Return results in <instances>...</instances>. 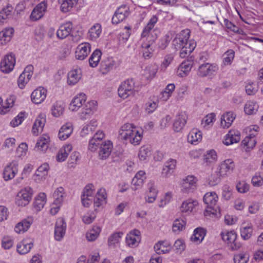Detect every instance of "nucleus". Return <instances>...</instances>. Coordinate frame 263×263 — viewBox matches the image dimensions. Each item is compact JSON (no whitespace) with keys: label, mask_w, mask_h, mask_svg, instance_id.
I'll list each match as a JSON object with an SVG mask.
<instances>
[{"label":"nucleus","mask_w":263,"mask_h":263,"mask_svg":"<svg viewBox=\"0 0 263 263\" xmlns=\"http://www.w3.org/2000/svg\"><path fill=\"white\" fill-rule=\"evenodd\" d=\"M158 21L157 15H154L148 21L147 24L143 28L141 34V40L145 42L146 47H151L157 39L158 35L154 29L155 25Z\"/></svg>","instance_id":"obj_1"},{"label":"nucleus","mask_w":263,"mask_h":263,"mask_svg":"<svg viewBox=\"0 0 263 263\" xmlns=\"http://www.w3.org/2000/svg\"><path fill=\"white\" fill-rule=\"evenodd\" d=\"M218 197L214 192L206 193L203 198L206 208L204 212L205 216H216L220 214V209L217 202Z\"/></svg>","instance_id":"obj_2"},{"label":"nucleus","mask_w":263,"mask_h":263,"mask_svg":"<svg viewBox=\"0 0 263 263\" xmlns=\"http://www.w3.org/2000/svg\"><path fill=\"white\" fill-rule=\"evenodd\" d=\"M33 194L32 188L27 186L21 190L15 198V203L18 206H25L31 201Z\"/></svg>","instance_id":"obj_3"},{"label":"nucleus","mask_w":263,"mask_h":263,"mask_svg":"<svg viewBox=\"0 0 263 263\" xmlns=\"http://www.w3.org/2000/svg\"><path fill=\"white\" fill-rule=\"evenodd\" d=\"M118 95L125 99L134 95L135 82L133 79H128L122 82L118 88Z\"/></svg>","instance_id":"obj_4"},{"label":"nucleus","mask_w":263,"mask_h":263,"mask_svg":"<svg viewBox=\"0 0 263 263\" xmlns=\"http://www.w3.org/2000/svg\"><path fill=\"white\" fill-rule=\"evenodd\" d=\"M65 195L64 189L62 187H58L53 193L54 201L50 209L52 215L56 214L59 210L60 207L63 201Z\"/></svg>","instance_id":"obj_5"},{"label":"nucleus","mask_w":263,"mask_h":263,"mask_svg":"<svg viewBox=\"0 0 263 263\" xmlns=\"http://www.w3.org/2000/svg\"><path fill=\"white\" fill-rule=\"evenodd\" d=\"M197 179L193 175H189L182 180L181 191L182 193H193L197 187Z\"/></svg>","instance_id":"obj_6"},{"label":"nucleus","mask_w":263,"mask_h":263,"mask_svg":"<svg viewBox=\"0 0 263 263\" xmlns=\"http://www.w3.org/2000/svg\"><path fill=\"white\" fill-rule=\"evenodd\" d=\"M235 166V163L231 159L223 161L217 167L218 175L222 178L228 176L233 172Z\"/></svg>","instance_id":"obj_7"},{"label":"nucleus","mask_w":263,"mask_h":263,"mask_svg":"<svg viewBox=\"0 0 263 263\" xmlns=\"http://www.w3.org/2000/svg\"><path fill=\"white\" fill-rule=\"evenodd\" d=\"M95 186L88 184L85 186L81 195V200L84 206H89L92 202L95 197Z\"/></svg>","instance_id":"obj_8"},{"label":"nucleus","mask_w":263,"mask_h":263,"mask_svg":"<svg viewBox=\"0 0 263 263\" xmlns=\"http://www.w3.org/2000/svg\"><path fill=\"white\" fill-rule=\"evenodd\" d=\"M158 190L155 184V181L149 180L146 184V190L145 193V201L148 203H154L158 196Z\"/></svg>","instance_id":"obj_9"},{"label":"nucleus","mask_w":263,"mask_h":263,"mask_svg":"<svg viewBox=\"0 0 263 263\" xmlns=\"http://www.w3.org/2000/svg\"><path fill=\"white\" fill-rule=\"evenodd\" d=\"M130 14V8L129 6L123 5L118 8L115 11L112 17V23L118 24L125 20Z\"/></svg>","instance_id":"obj_10"},{"label":"nucleus","mask_w":263,"mask_h":263,"mask_svg":"<svg viewBox=\"0 0 263 263\" xmlns=\"http://www.w3.org/2000/svg\"><path fill=\"white\" fill-rule=\"evenodd\" d=\"M18 163L15 160L8 163L5 167L3 173L4 180L8 181L14 178L18 173Z\"/></svg>","instance_id":"obj_11"},{"label":"nucleus","mask_w":263,"mask_h":263,"mask_svg":"<svg viewBox=\"0 0 263 263\" xmlns=\"http://www.w3.org/2000/svg\"><path fill=\"white\" fill-rule=\"evenodd\" d=\"M15 57L12 53L5 56L0 64V68L2 72L8 73L14 68L15 64Z\"/></svg>","instance_id":"obj_12"},{"label":"nucleus","mask_w":263,"mask_h":263,"mask_svg":"<svg viewBox=\"0 0 263 263\" xmlns=\"http://www.w3.org/2000/svg\"><path fill=\"white\" fill-rule=\"evenodd\" d=\"M97 109V102L92 100L88 102L79 114L80 118L82 120L89 119Z\"/></svg>","instance_id":"obj_13"},{"label":"nucleus","mask_w":263,"mask_h":263,"mask_svg":"<svg viewBox=\"0 0 263 263\" xmlns=\"http://www.w3.org/2000/svg\"><path fill=\"white\" fill-rule=\"evenodd\" d=\"M190 36V31L189 29L182 30L177 34L173 41V45L176 49H180L184 46L186 43H189V39Z\"/></svg>","instance_id":"obj_14"},{"label":"nucleus","mask_w":263,"mask_h":263,"mask_svg":"<svg viewBox=\"0 0 263 263\" xmlns=\"http://www.w3.org/2000/svg\"><path fill=\"white\" fill-rule=\"evenodd\" d=\"M218 70V66L216 64L206 63L199 67L198 75L201 77L211 76L216 73Z\"/></svg>","instance_id":"obj_15"},{"label":"nucleus","mask_w":263,"mask_h":263,"mask_svg":"<svg viewBox=\"0 0 263 263\" xmlns=\"http://www.w3.org/2000/svg\"><path fill=\"white\" fill-rule=\"evenodd\" d=\"M47 8V2L44 1L37 4L33 9L30 16L31 21L41 19L45 14Z\"/></svg>","instance_id":"obj_16"},{"label":"nucleus","mask_w":263,"mask_h":263,"mask_svg":"<svg viewBox=\"0 0 263 263\" xmlns=\"http://www.w3.org/2000/svg\"><path fill=\"white\" fill-rule=\"evenodd\" d=\"M33 70V67L31 65L25 67L17 80L18 85L20 88L23 89L29 81L32 76Z\"/></svg>","instance_id":"obj_17"},{"label":"nucleus","mask_w":263,"mask_h":263,"mask_svg":"<svg viewBox=\"0 0 263 263\" xmlns=\"http://www.w3.org/2000/svg\"><path fill=\"white\" fill-rule=\"evenodd\" d=\"M66 230V223L65 220L61 217L56 221L54 228V238L57 241H61L65 236Z\"/></svg>","instance_id":"obj_18"},{"label":"nucleus","mask_w":263,"mask_h":263,"mask_svg":"<svg viewBox=\"0 0 263 263\" xmlns=\"http://www.w3.org/2000/svg\"><path fill=\"white\" fill-rule=\"evenodd\" d=\"M222 239L229 244L233 250H237L240 248V244L236 241L237 235L234 231L221 233Z\"/></svg>","instance_id":"obj_19"},{"label":"nucleus","mask_w":263,"mask_h":263,"mask_svg":"<svg viewBox=\"0 0 263 263\" xmlns=\"http://www.w3.org/2000/svg\"><path fill=\"white\" fill-rule=\"evenodd\" d=\"M105 135L102 131L98 130L89 140L88 148L92 152H96L98 147L103 142Z\"/></svg>","instance_id":"obj_20"},{"label":"nucleus","mask_w":263,"mask_h":263,"mask_svg":"<svg viewBox=\"0 0 263 263\" xmlns=\"http://www.w3.org/2000/svg\"><path fill=\"white\" fill-rule=\"evenodd\" d=\"M240 132L235 129H232L229 131L223 139V143L224 145L229 146L234 143H238L241 139Z\"/></svg>","instance_id":"obj_21"},{"label":"nucleus","mask_w":263,"mask_h":263,"mask_svg":"<svg viewBox=\"0 0 263 263\" xmlns=\"http://www.w3.org/2000/svg\"><path fill=\"white\" fill-rule=\"evenodd\" d=\"M91 50V45L88 43L80 44L76 48L75 57L79 60H84L89 54Z\"/></svg>","instance_id":"obj_22"},{"label":"nucleus","mask_w":263,"mask_h":263,"mask_svg":"<svg viewBox=\"0 0 263 263\" xmlns=\"http://www.w3.org/2000/svg\"><path fill=\"white\" fill-rule=\"evenodd\" d=\"M113 148V144L111 141L106 140L102 142L100 146L99 157L100 159L105 160L110 155Z\"/></svg>","instance_id":"obj_23"},{"label":"nucleus","mask_w":263,"mask_h":263,"mask_svg":"<svg viewBox=\"0 0 263 263\" xmlns=\"http://www.w3.org/2000/svg\"><path fill=\"white\" fill-rule=\"evenodd\" d=\"M136 126L132 123H125L119 129L118 131L119 138L124 142L128 139L130 134H133V130Z\"/></svg>","instance_id":"obj_24"},{"label":"nucleus","mask_w":263,"mask_h":263,"mask_svg":"<svg viewBox=\"0 0 263 263\" xmlns=\"http://www.w3.org/2000/svg\"><path fill=\"white\" fill-rule=\"evenodd\" d=\"M33 243L30 238L24 239L19 242L16 246L17 252L21 255H24L30 252L33 247Z\"/></svg>","instance_id":"obj_25"},{"label":"nucleus","mask_w":263,"mask_h":263,"mask_svg":"<svg viewBox=\"0 0 263 263\" xmlns=\"http://www.w3.org/2000/svg\"><path fill=\"white\" fill-rule=\"evenodd\" d=\"M116 65L115 60L111 57H108L103 59L100 63V70L103 74L108 73L112 70Z\"/></svg>","instance_id":"obj_26"},{"label":"nucleus","mask_w":263,"mask_h":263,"mask_svg":"<svg viewBox=\"0 0 263 263\" xmlns=\"http://www.w3.org/2000/svg\"><path fill=\"white\" fill-rule=\"evenodd\" d=\"M146 178V174L144 171H139L138 172L132 180L133 190L136 191L141 187Z\"/></svg>","instance_id":"obj_27"},{"label":"nucleus","mask_w":263,"mask_h":263,"mask_svg":"<svg viewBox=\"0 0 263 263\" xmlns=\"http://www.w3.org/2000/svg\"><path fill=\"white\" fill-rule=\"evenodd\" d=\"M140 232L138 230H134L127 235L126 242L130 247H135L140 241Z\"/></svg>","instance_id":"obj_28"},{"label":"nucleus","mask_w":263,"mask_h":263,"mask_svg":"<svg viewBox=\"0 0 263 263\" xmlns=\"http://www.w3.org/2000/svg\"><path fill=\"white\" fill-rule=\"evenodd\" d=\"M187 117L184 112H181L175 117L173 123V128L176 132L180 131L185 126Z\"/></svg>","instance_id":"obj_29"},{"label":"nucleus","mask_w":263,"mask_h":263,"mask_svg":"<svg viewBox=\"0 0 263 263\" xmlns=\"http://www.w3.org/2000/svg\"><path fill=\"white\" fill-rule=\"evenodd\" d=\"M47 91L44 88H39L34 90L31 93L32 101L36 104L43 102L46 98Z\"/></svg>","instance_id":"obj_30"},{"label":"nucleus","mask_w":263,"mask_h":263,"mask_svg":"<svg viewBox=\"0 0 263 263\" xmlns=\"http://www.w3.org/2000/svg\"><path fill=\"white\" fill-rule=\"evenodd\" d=\"M72 28V24L70 22H66L60 26L57 31V35L59 39H64L70 35Z\"/></svg>","instance_id":"obj_31"},{"label":"nucleus","mask_w":263,"mask_h":263,"mask_svg":"<svg viewBox=\"0 0 263 263\" xmlns=\"http://www.w3.org/2000/svg\"><path fill=\"white\" fill-rule=\"evenodd\" d=\"M33 219L32 217H28L27 218L18 222L15 227V231L18 234L24 233L26 232L32 224Z\"/></svg>","instance_id":"obj_32"},{"label":"nucleus","mask_w":263,"mask_h":263,"mask_svg":"<svg viewBox=\"0 0 263 263\" xmlns=\"http://www.w3.org/2000/svg\"><path fill=\"white\" fill-rule=\"evenodd\" d=\"M86 95L84 93H80L74 97L70 105L69 109L74 111L79 109L86 101Z\"/></svg>","instance_id":"obj_33"},{"label":"nucleus","mask_w":263,"mask_h":263,"mask_svg":"<svg viewBox=\"0 0 263 263\" xmlns=\"http://www.w3.org/2000/svg\"><path fill=\"white\" fill-rule=\"evenodd\" d=\"M73 125L72 123L68 122L64 124L60 129L58 134L59 138L61 140L67 139L73 132Z\"/></svg>","instance_id":"obj_34"},{"label":"nucleus","mask_w":263,"mask_h":263,"mask_svg":"<svg viewBox=\"0 0 263 263\" xmlns=\"http://www.w3.org/2000/svg\"><path fill=\"white\" fill-rule=\"evenodd\" d=\"M102 33V26L99 23H96L92 25L88 30V37L91 41H96Z\"/></svg>","instance_id":"obj_35"},{"label":"nucleus","mask_w":263,"mask_h":263,"mask_svg":"<svg viewBox=\"0 0 263 263\" xmlns=\"http://www.w3.org/2000/svg\"><path fill=\"white\" fill-rule=\"evenodd\" d=\"M154 248L157 254H165L171 250V243L167 240H161L156 243Z\"/></svg>","instance_id":"obj_36"},{"label":"nucleus","mask_w":263,"mask_h":263,"mask_svg":"<svg viewBox=\"0 0 263 263\" xmlns=\"http://www.w3.org/2000/svg\"><path fill=\"white\" fill-rule=\"evenodd\" d=\"M49 139V137L46 135L40 137L36 143L35 150L38 152L46 151L48 147Z\"/></svg>","instance_id":"obj_37"},{"label":"nucleus","mask_w":263,"mask_h":263,"mask_svg":"<svg viewBox=\"0 0 263 263\" xmlns=\"http://www.w3.org/2000/svg\"><path fill=\"white\" fill-rule=\"evenodd\" d=\"M133 134H130L129 138L124 143H130L134 145H139L142 138V132L138 130L136 127L133 130Z\"/></svg>","instance_id":"obj_38"},{"label":"nucleus","mask_w":263,"mask_h":263,"mask_svg":"<svg viewBox=\"0 0 263 263\" xmlns=\"http://www.w3.org/2000/svg\"><path fill=\"white\" fill-rule=\"evenodd\" d=\"M236 116L232 111L224 113L221 118V126L223 128H228L231 126Z\"/></svg>","instance_id":"obj_39"},{"label":"nucleus","mask_w":263,"mask_h":263,"mask_svg":"<svg viewBox=\"0 0 263 263\" xmlns=\"http://www.w3.org/2000/svg\"><path fill=\"white\" fill-rule=\"evenodd\" d=\"M15 100V97L11 96L6 99L5 105H3V100L0 97V114L4 115L9 112L10 108L13 107Z\"/></svg>","instance_id":"obj_40"},{"label":"nucleus","mask_w":263,"mask_h":263,"mask_svg":"<svg viewBox=\"0 0 263 263\" xmlns=\"http://www.w3.org/2000/svg\"><path fill=\"white\" fill-rule=\"evenodd\" d=\"M14 32L12 27H8L0 32V45H3L8 43L11 39Z\"/></svg>","instance_id":"obj_41"},{"label":"nucleus","mask_w":263,"mask_h":263,"mask_svg":"<svg viewBox=\"0 0 263 263\" xmlns=\"http://www.w3.org/2000/svg\"><path fill=\"white\" fill-rule=\"evenodd\" d=\"M49 166L47 163H44L41 165L36 171L34 175V179L35 181H42L45 179L48 174V171Z\"/></svg>","instance_id":"obj_42"},{"label":"nucleus","mask_w":263,"mask_h":263,"mask_svg":"<svg viewBox=\"0 0 263 263\" xmlns=\"http://www.w3.org/2000/svg\"><path fill=\"white\" fill-rule=\"evenodd\" d=\"M193 62L191 61L183 62L178 67L177 73L180 77L186 76L192 69Z\"/></svg>","instance_id":"obj_43"},{"label":"nucleus","mask_w":263,"mask_h":263,"mask_svg":"<svg viewBox=\"0 0 263 263\" xmlns=\"http://www.w3.org/2000/svg\"><path fill=\"white\" fill-rule=\"evenodd\" d=\"M240 235L244 240L250 239L253 234V226L251 223L243 222L240 227Z\"/></svg>","instance_id":"obj_44"},{"label":"nucleus","mask_w":263,"mask_h":263,"mask_svg":"<svg viewBox=\"0 0 263 263\" xmlns=\"http://www.w3.org/2000/svg\"><path fill=\"white\" fill-rule=\"evenodd\" d=\"M65 105L64 103L61 101H57L53 104L51 108V112L52 115L54 117H59L63 115Z\"/></svg>","instance_id":"obj_45"},{"label":"nucleus","mask_w":263,"mask_h":263,"mask_svg":"<svg viewBox=\"0 0 263 263\" xmlns=\"http://www.w3.org/2000/svg\"><path fill=\"white\" fill-rule=\"evenodd\" d=\"M196 46V42L194 41H189V43L180 48V57L184 58L189 56L194 50Z\"/></svg>","instance_id":"obj_46"},{"label":"nucleus","mask_w":263,"mask_h":263,"mask_svg":"<svg viewBox=\"0 0 263 263\" xmlns=\"http://www.w3.org/2000/svg\"><path fill=\"white\" fill-rule=\"evenodd\" d=\"M72 149V146L71 144H66L62 147L57 155V161L59 162L65 161Z\"/></svg>","instance_id":"obj_47"},{"label":"nucleus","mask_w":263,"mask_h":263,"mask_svg":"<svg viewBox=\"0 0 263 263\" xmlns=\"http://www.w3.org/2000/svg\"><path fill=\"white\" fill-rule=\"evenodd\" d=\"M81 77L80 69H73L68 73L67 83L70 85H73L77 83Z\"/></svg>","instance_id":"obj_48"},{"label":"nucleus","mask_w":263,"mask_h":263,"mask_svg":"<svg viewBox=\"0 0 263 263\" xmlns=\"http://www.w3.org/2000/svg\"><path fill=\"white\" fill-rule=\"evenodd\" d=\"M46 202V195L44 193H40L35 197L33 202V207L36 211H41Z\"/></svg>","instance_id":"obj_49"},{"label":"nucleus","mask_w":263,"mask_h":263,"mask_svg":"<svg viewBox=\"0 0 263 263\" xmlns=\"http://www.w3.org/2000/svg\"><path fill=\"white\" fill-rule=\"evenodd\" d=\"M255 135L253 134H250L247 136L241 142V145L246 148L247 151L252 149L256 145V140Z\"/></svg>","instance_id":"obj_50"},{"label":"nucleus","mask_w":263,"mask_h":263,"mask_svg":"<svg viewBox=\"0 0 263 263\" xmlns=\"http://www.w3.org/2000/svg\"><path fill=\"white\" fill-rule=\"evenodd\" d=\"M45 122V119L41 116L36 118L32 127V133L34 135H37L39 133L42 132Z\"/></svg>","instance_id":"obj_51"},{"label":"nucleus","mask_w":263,"mask_h":263,"mask_svg":"<svg viewBox=\"0 0 263 263\" xmlns=\"http://www.w3.org/2000/svg\"><path fill=\"white\" fill-rule=\"evenodd\" d=\"M198 204V202L196 200L188 199L182 202L180 206V210L182 212H192Z\"/></svg>","instance_id":"obj_52"},{"label":"nucleus","mask_w":263,"mask_h":263,"mask_svg":"<svg viewBox=\"0 0 263 263\" xmlns=\"http://www.w3.org/2000/svg\"><path fill=\"white\" fill-rule=\"evenodd\" d=\"M202 139V134L200 131L196 129H192L187 136V141L192 144H197Z\"/></svg>","instance_id":"obj_53"},{"label":"nucleus","mask_w":263,"mask_h":263,"mask_svg":"<svg viewBox=\"0 0 263 263\" xmlns=\"http://www.w3.org/2000/svg\"><path fill=\"white\" fill-rule=\"evenodd\" d=\"M205 235V232L203 229L198 228L194 231V233L191 237L192 241L196 243H200Z\"/></svg>","instance_id":"obj_54"},{"label":"nucleus","mask_w":263,"mask_h":263,"mask_svg":"<svg viewBox=\"0 0 263 263\" xmlns=\"http://www.w3.org/2000/svg\"><path fill=\"white\" fill-rule=\"evenodd\" d=\"M78 0H58L61 5L62 12H67L70 11L78 3Z\"/></svg>","instance_id":"obj_55"},{"label":"nucleus","mask_w":263,"mask_h":263,"mask_svg":"<svg viewBox=\"0 0 263 263\" xmlns=\"http://www.w3.org/2000/svg\"><path fill=\"white\" fill-rule=\"evenodd\" d=\"M101 229L99 226H94L91 229L88 231L86 234V237L88 241H93L99 236Z\"/></svg>","instance_id":"obj_56"},{"label":"nucleus","mask_w":263,"mask_h":263,"mask_svg":"<svg viewBox=\"0 0 263 263\" xmlns=\"http://www.w3.org/2000/svg\"><path fill=\"white\" fill-rule=\"evenodd\" d=\"M97 126V121L92 120L88 124L83 127L81 132V135L82 136H85L89 134L92 133L96 130Z\"/></svg>","instance_id":"obj_57"},{"label":"nucleus","mask_w":263,"mask_h":263,"mask_svg":"<svg viewBox=\"0 0 263 263\" xmlns=\"http://www.w3.org/2000/svg\"><path fill=\"white\" fill-rule=\"evenodd\" d=\"M175 86L173 83L168 84L161 93L160 98L162 101H166L169 99L174 91Z\"/></svg>","instance_id":"obj_58"},{"label":"nucleus","mask_w":263,"mask_h":263,"mask_svg":"<svg viewBox=\"0 0 263 263\" xmlns=\"http://www.w3.org/2000/svg\"><path fill=\"white\" fill-rule=\"evenodd\" d=\"M235 57V52L232 49H230L224 52L223 55L222 66L230 65L232 63Z\"/></svg>","instance_id":"obj_59"},{"label":"nucleus","mask_w":263,"mask_h":263,"mask_svg":"<svg viewBox=\"0 0 263 263\" xmlns=\"http://www.w3.org/2000/svg\"><path fill=\"white\" fill-rule=\"evenodd\" d=\"M186 222L182 218H177L173 222L172 230L174 232L179 233L185 229Z\"/></svg>","instance_id":"obj_60"},{"label":"nucleus","mask_w":263,"mask_h":263,"mask_svg":"<svg viewBox=\"0 0 263 263\" xmlns=\"http://www.w3.org/2000/svg\"><path fill=\"white\" fill-rule=\"evenodd\" d=\"M101 55L102 52L100 50H95L89 59V65L92 67H97L100 61Z\"/></svg>","instance_id":"obj_61"},{"label":"nucleus","mask_w":263,"mask_h":263,"mask_svg":"<svg viewBox=\"0 0 263 263\" xmlns=\"http://www.w3.org/2000/svg\"><path fill=\"white\" fill-rule=\"evenodd\" d=\"M158 71V66L155 64L148 65L144 70V76L147 79L155 77Z\"/></svg>","instance_id":"obj_62"},{"label":"nucleus","mask_w":263,"mask_h":263,"mask_svg":"<svg viewBox=\"0 0 263 263\" xmlns=\"http://www.w3.org/2000/svg\"><path fill=\"white\" fill-rule=\"evenodd\" d=\"M258 108V105L253 101H248L244 107V110L248 115H252L255 113Z\"/></svg>","instance_id":"obj_63"},{"label":"nucleus","mask_w":263,"mask_h":263,"mask_svg":"<svg viewBox=\"0 0 263 263\" xmlns=\"http://www.w3.org/2000/svg\"><path fill=\"white\" fill-rule=\"evenodd\" d=\"M151 154V150L149 146H142L139 150L138 157L141 161H145Z\"/></svg>","instance_id":"obj_64"}]
</instances>
